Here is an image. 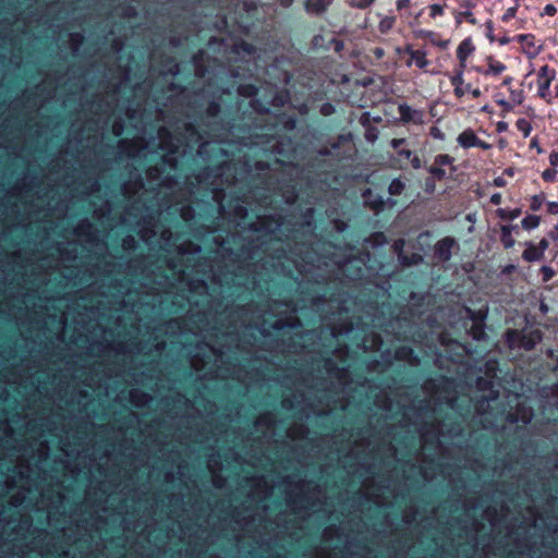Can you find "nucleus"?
Wrapping results in <instances>:
<instances>
[{
    "label": "nucleus",
    "mask_w": 558,
    "mask_h": 558,
    "mask_svg": "<svg viewBox=\"0 0 558 558\" xmlns=\"http://www.w3.org/2000/svg\"><path fill=\"white\" fill-rule=\"evenodd\" d=\"M490 202L495 205H499L500 202H501V195L500 194H494L492 197H490Z\"/></svg>",
    "instance_id": "obj_33"
},
{
    "label": "nucleus",
    "mask_w": 558,
    "mask_h": 558,
    "mask_svg": "<svg viewBox=\"0 0 558 558\" xmlns=\"http://www.w3.org/2000/svg\"><path fill=\"white\" fill-rule=\"evenodd\" d=\"M399 154H400L401 156H404L405 158H410V157H411V155H412V154H411V150H409V149H401V150L399 151Z\"/></svg>",
    "instance_id": "obj_40"
},
{
    "label": "nucleus",
    "mask_w": 558,
    "mask_h": 558,
    "mask_svg": "<svg viewBox=\"0 0 558 558\" xmlns=\"http://www.w3.org/2000/svg\"><path fill=\"white\" fill-rule=\"evenodd\" d=\"M549 161L553 166H558V154L557 153H551L549 155Z\"/></svg>",
    "instance_id": "obj_32"
},
{
    "label": "nucleus",
    "mask_w": 558,
    "mask_h": 558,
    "mask_svg": "<svg viewBox=\"0 0 558 558\" xmlns=\"http://www.w3.org/2000/svg\"><path fill=\"white\" fill-rule=\"evenodd\" d=\"M238 379H239V380L244 381V379H243V378H241V376H240V375H238Z\"/></svg>",
    "instance_id": "obj_61"
},
{
    "label": "nucleus",
    "mask_w": 558,
    "mask_h": 558,
    "mask_svg": "<svg viewBox=\"0 0 558 558\" xmlns=\"http://www.w3.org/2000/svg\"><path fill=\"white\" fill-rule=\"evenodd\" d=\"M510 82H511V78H506V80L504 81V84H505V85H508V84H510Z\"/></svg>",
    "instance_id": "obj_53"
},
{
    "label": "nucleus",
    "mask_w": 558,
    "mask_h": 558,
    "mask_svg": "<svg viewBox=\"0 0 558 558\" xmlns=\"http://www.w3.org/2000/svg\"><path fill=\"white\" fill-rule=\"evenodd\" d=\"M507 340L512 348L532 350L542 340V332L538 329L524 331L509 330L507 332Z\"/></svg>",
    "instance_id": "obj_1"
},
{
    "label": "nucleus",
    "mask_w": 558,
    "mask_h": 558,
    "mask_svg": "<svg viewBox=\"0 0 558 558\" xmlns=\"http://www.w3.org/2000/svg\"><path fill=\"white\" fill-rule=\"evenodd\" d=\"M517 128L523 132L524 136L527 137L532 130L531 124L525 119H520L517 121Z\"/></svg>",
    "instance_id": "obj_19"
},
{
    "label": "nucleus",
    "mask_w": 558,
    "mask_h": 558,
    "mask_svg": "<svg viewBox=\"0 0 558 558\" xmlns=\"http://www.w3.org/2000/svg\"><path fill=\"white\" fill-rule=\"evenodd\" d=\"M413 260L420 262V260H422V256L421 255H413Z\"/></svg>",
    "instance_id": "obj_50"
},
{
    "label": "nucleus",
    "mask_w": 558,
    "mask_h": 558,
    "mask_svg": "<svg viewBox=\"0 0 558 558\" xmlns=\"http://www.w3.org/2000/svg\"><path fill=\"white\" fill-rule=\"evenodd\" d=\"M399 113H400L401 119L405 122H409V121H413L415 123L423 122L422 112L414 110L407 105H401L399 107Z\"/></svg>",
    "instance_id": "obj_5"
},
{
    "label": "nucleus",
    "mask_w": 558,
    "mask_h": 558,
    "mask_svg": "<svg viewBox=\"0 0 558 558\" xmlns=\"http://www.w3.org/2000/svg\"><path fill=\"white\" fill-rule=\"evenodd\" d=\"M498 104L500 106H502L504 108H506L507 110L511 109V106L507 101H505V100H499Z\"/></svg>",
    "instance_id": "obj_43"
},
{
    "label": "nucleus",
    "mask_w": 558,
    "mask_h": 558,
    "mask_svg": "<svg viewBox=\"0 0 558 558\" xmlns=\"http://www.w3.org/2000/svg\"><path fill=\"white\" fill-rule=\"evenodd\" d=\"M472 95H473L474 97H480V96H481V92H480V89H473V90H472Z\"/></svg>",
    "instance_id": "obj_46"
},
{
    "label": "nucleus",
    "mask_w": 558,
    "mask_h": 558,
    "mask_svg": "<svg viewBox=\"0 0 558 558\" xmlns=\"http://www.w3.org/2000/svg\"><path fill=\"white\" fill-rule=\"evenodd\" d=\"M403 143H404V140H403V138H393V140L391 141V146H392L393 148H396V149H397V148H399Z\"/></svg>",
    "instance_id": "obj_29"
},
{
    "label": "nucleus",
    "mask_w": 558,
    "mask_h": 558,
    "mask_svg": "<svg viewBox=\"0 0 558 558\" xmlns=\"http://www.w3.org/2000/svg\"><path fill=\"white\" fill-rule=\"evenodd\" d=\"M355 263H357V260H348L347 264L344 265V272H347L348 268L350 266H353Z\"/></svg>",
    "instance_id": "obj_44"
},
{
    "label": "nucleus",
    "mask_w": 558,
    "mask_h": 558,
    "mask_svg": "<svg viewBox=\"0 0 558 558\" xmlns=\"http://www.w3.org/2000/svg\"><path fill=\"white\" fill-rule=\"evenodd\" d=\"M136 395H137V392H136V391H131V399H133V400H134V399H135V397H136Z\"/></svg>",
    "instance_id": "obj_52"
},
{
    "label": "nucleus",
    "mask_w": 558,
    "mask_h": 558,
    "mask_svg": "<svg viewBox=\"0 0 558 558\" xmlns=\"http://www.w3.org/2000/svg\"><path fill=\"white\" fill-rule=\"evenodd\" d=\"M403 245V241H398L395 243V247L396 250H398L399 247H401Z\"/></svg>",
    "instance_id": "obj_48"
},
{
    "label": "nucleus",
    "mask_w": 558,
    "mask_h": 558,
    "mask_svg": "<svg viewBox=\"0 0 558 558\" xmlns=\"http://www.w3.org/2000/svg\"><path fill=\"white\" fill-rule=\"evenodd\" d=\"M399 258H400V259H402L404 264H407V263H405V260H407V258H405V257H403L402 255H399Z\"/></svg>",
    "instance_id": "obj_58"
},
{
    "label": "nucleus",
    "mask_w": 558,
    "mask_h": 558,
    "mask_svg": "<svg viewBox=\"0 0 558 558\" xmlns=\"http://www.w3.org/2000/svg\"><path fill=\"white\" fill-rule=\"evenodd\" d=\"M538 206H539V205H537V203H534V204L532 205V208H533V209H537V208H538Z\"/></svg>",
    "instance_id": "obj_56"
},
{
    "label": "nucleus",
    "mask_w": 558,
    "mask_h": 558,
    "mask_svg": "<svg viewBox=\"0 0 558 558\" xmlns=\"http://www.w3.org/2000/svg\"><path fill=\"white\" fill-rule=\"evenodd\" d=\"M494 184H495L496 186L501 187V186H505V185H506V181H505L502 178H500V177H499V178H496V179L494 180Z\"/></svg>",
    "instance_id": "obj_35"
},
{
    "label": "nucleus",
    "mask_w": 558,
    "mask_h": 558,
    "mask_svg": "<svg viewBox=\"0 0 558 558\" xmlns=\"http://www.w3.org/2000/svg\"><path fill=\"white\" fill-rule=\"evenodd\" d=\"M506 128H507V125L505 123H502V122L498 123L499 131H504V130H506Z\"/></svg>",
    "instance_id": "obj_47"
},
{
    "label": "nucleus",
    "mask_w": 558,
    "mask_h": 558,
    "mask_svg": "<svg viewBox=\"0 0 558 558\" xmlns=\"http://www.w3.org/2000/svg\"><path fill=\"white\" fill-rule=\"evenodd\" d=\"M374 2V0H365V4H372Z\"/></svg>",
    "instance_id": "obj_55"
},
{
    "label": "nucleus",
    "mask_w": 558,
    "mask_h": 558,
    "mask_svg": "<svg viewBox=\"0 0 558 558\" xmlns=\"http://www.w3.org/2000/svg\"><path fill=\"white\" fill-rule=\"evenodd\" d=\"M557 233H558V226L556 227L555 232L551 233L555 239H557Z\"/></svg>",
    "instance_id": "obj_51"
},
{
    "label": "nucleus",
    "mask_w": 558,
    "mask_h": 558,
    "mask_svg": "<svg viewBox=\"0 0 558 558\" xmlns=\"http://www.w3.org/2000/svg\"><path fill=\"white\" fill-rule=\"evenodd\" d=\"M430 173L437 177L438 179H441L445 175V171L437 167H432Z\"/></svg>",
    "instance_id": "obj_26"
},
{
    "label": "nucleus",
    "mask_w": 558,
    "mask_h": 558,
    "mask_svg": "<svg viewBox=\"0 0 558 558\" xmlns=\"http://www.w3.org/2000/svg\"><path fill=\"white\" fill-rule=\"evenodd\" d=\"M161 147H162V148H167V149H169V150H170V151H172V153H174V151H175V147H174L173 145H168V144H166V143H162V144H161Z\"/></svg>",
    "instance_id": "obj_42"
},
{
    "label": "nucleus",
    "mask_w": 558,
    "mask_h": 558,
    "mask_svg": "<svg viewBox=\"0 0 558 558\" xmlns=\"http://www.w3.org/2000/svg\"><path fill=\"white\" fill-rule=\"evenodd\" d=\"M444 11V8L439 4H433L430 7V16L436 17L438 15H441Z\"/></svg>",
    "instance_id": "obj_21"
},
{
    "label": "nucleus",
    "mask_w": 558,
    "mask_h": 558,
    "mask_svg": "<svg viewBox=\"0 0 558 558\" xmlns=\"http://www.w3.org/2000/svg\"><path fill=\"white\" fill-rule=\"evenodd\" d=\"M330 109H331L330 106H325V107H323L322 111H323L324 114H329L330 113Z\"/></svg>",
    "instance_id": "obj_45"
},
{
    "label": "nucleus",
    "mask_w": 558,
    "mask_h": 558,
    "mask_svg": "<svg viewBox=\"0 0 558 558\" xmlns=\"http://www.w3.org/2000/svg\"><path fill=\"white\" fill-rule=\"evenodd\" d=\"M165 131H160L159 136L162 138Z\"/></svg>",
    "instance_id": "obj_60"
},
{
    "label": "nucleus",
    "mask_w": 558,
    "mask_h": 558,
    "mask_svg": "<svg viewBox=\"0 0 558 558\" xmlns=\"http://www.w3.org/2000/svg\"><path fill=\"white\" fill-rule=\"evenodd\" d=\"M505 70V65L493 58H488V70L484 72V74H494L498 75Z\"/></svg>",
    "instance_id": "obj_12"
},
{
    "label": "nucleus",
    "mask_w": 558,
    "mask_h": 558,
    "mask_svg": "<svg viewBox=\"0 0 558 558\" xmlns=\"http://www.w3.org/2000/svg\"><path fill=\"white\" fill-rule=\"evenodd\" d=\"M557 171L555 169H547L543 172V179L546 181H553L556 177Z\"/></svg>",
    "instance_id": "obj_23"
},
{
    "label": "nucleus",
    "mask_w": 558,
    "mask_h": 558,
    "mask_svg": "<svg viewBox=\"0 0 558 558\" xmlns=\"http://www.w3.org/2000/svg\"><path fill=\"white\" fill-rule=\"evenodd\" d=\"M300 495H305V485L302 484V486L299 487ZM303 497L299 496V494H294V492L289 493V502L292 505L293 508L303 507Z\"/></svg>",
    "instance_id": "obj_11"
},
{
    "label": "nucleus",
    "mask_w": 558,
    "mask_h": 558,
    "mask_svg": "<svg viewBox=\"0 0 558 558\" xmlns=\"http://www.w3.org/2000/svg\"><path fill=\"white\" fill-rule=\"evenodd\" d=\"M542 272H543V276H544V281H548L553 278L554 276V270L548 267V266H544L542 267Z\"/></svg>",
    "instance_id": "obj_22"
},
{
    "label": "nucleus",
    "mask_w": 558,
    "mask_h": 558,
    "mask_svg": "<svg viewBox=\"0 0 558 558\" xmlns=\"http://www.w3.org/2000/svg\"><path fill=\"white\" fill-rule=\"evenodd\" d=\"M539 80V96L544 99L547 98L549 85L555 76L554 73H549V69L547 65L541 68L538 72Z\"/></svg>",
    "instance_id": "obj_3"
},
{
    "label": "nucleus",
    "mask_w": 558,
    "mask_h": 558,
    "mask_svg": "<svg viewBox=\"0 0 558 558\" xmlns=\"http://www.w3.org/2000/svg\"><path fill=\"white\" fill-rule=\"evenodd\" d=\"M143 398H144V401H143V403H147V401H148V398H147V396H145V395H144V396H143Z\"/></svg>",
    "instance_id": "obj_59"
},
{
    "label": "nucleus",
    "mask_w": 558,
    "mask_h": 558,
    "mask_svg": "<svg viewBox=\"0 0 558 558\" xmlns=\"http://www.w3.org/2000/svg\"><path fill=\"white\" fill-rule=\"evenodd\" d=\"M538 206H539V205H537V203H534V204L532 205V208H533V209H537V208H538Z\"/></svg>",
    "instance_id": "obj_57"
},
{
    "label": "nucleus",
    "mask_w": 558,
    "mask_h": 558,
    "mask_svg": "<svg viewBox=\"0 0 558 558\" xmlns=\"http://www.w3.org/2000/svg\"><path fill=\"white\" fill-rule=\"evenodd\" d=\"M451 162V158L448 155H439L436 157V163L442 166Z\"/></svg>",
    "instance_id": "obj_24"
},
{
    "label": "nucleus",
    "mask_w": 558,
    "mask_h": 558,
    "mask_svg": "<svg viewBox=\"0 0 558 558\" xmlns=\"http://www.w3.org/2000/svg\"><path fill=\"white\" fill-rule=\"evenodd\" d=\"M515 226H502L500 241L506 248H510L514 245V239L512 238V231L515 230Z\"/></svg>",
    "instance_id": "obj_9"
},
{
    "label": "nucleus",
    "mask_w": 558,
    "mask_h": 558,
    "mask_svg": "<svg viewBox=\"0 0 558 558\" xmlns=\"http://www.w3.org/2000/svg\"><path fill=\"white\" fill-rule=\"evenodd\" d=\"M539 223V217L537 216H527L522 220V227L526 230L534 229Z\"/></svg>",
    "instance_id": "obj_16"
},
{
    "label": "nucleus",
    "mask_w": 558,
    "mask_h": 558,
    "mask_svg": "<svg viewBox=\"0 0 558 558\" xmlns=\"http://www.w3.org/2000/svg\"><path fill=\"white\" fill-rule=\"evenodd\" d=\"M83 37L80 34H72L70 40L73 45V52L77 51L78 45L82 43Z\"/></svg>",
    "instance_id": "obj_20"
},
{
    "label": "nucleus",
    "mask_w": 558,
    "mask_h": 558,
    "mask_svg": "<svg viewBox=\"0 0 558 558\" xmlns=\"http://www.w3.org/2000/svg\"><path fill=\"white\" fill-rule=\"evenodd\" d=\"M404 190V183L398 179H395L389 185V193L391 195H400Z\"/></svg>",
    "instance_id": "obj_15"
},
{
    "label": "nucleus",
    "mask_w": 558,
    "mask_h": 558,
    "mask_svg": "<svg viewBox=\"0 0 558 558\" xmlns=\"http://www.w3.org/2000/svg\"><path fill=\"white\" fill-rule=\"evenodd\" d=\"M548 211L550 214H558V203H549L548 204Z\"/></svg>",
    "instance_id": "obj_31"
},
{
    "label": "nucleus",
    "mask_w": 558,
    "mask_h": 558,
    "mask_svg": "<svg viewBox=\"0 0 558 558\" xmlns=\"http://www.w3.org/2000/svg\"><path fill=\"white\" fill-rule=\"evenodd\" d=\"M520 209H513V210H506V209H498L497 214L502 219H509L514 220L520 215Z\"/></svg>",
    "instance_id": "obj_18"
},
{
    "label": "nucleus",
    "mask_w": 558,
    "mask_h": 558,
    "mask_svg": "<svg viewBox=\"0 0 558 558\" xmlns=\"http://www.w3.org/2000/svg\"><path fill=\"white\" fill-rule=\"evenodd\" d=\"M409 4H410V0H398V2H397V7L399 10L408 7Z\"/></svg>",
    "instance_id": "obj_34"
},
{
    "label": "nucleus",
    "mask_w": 558,
    "mask_h": 558,
    "mask_svg": "<svg viewBox=\"0 0 558 558\" xmlns=\"http://www.w3.org/2000/svg\"><path fill=\"white\" fill-rule=\"evenodd\" d=\"M478 146H481V147H483V148H488V145L483 144L481 141H480V145H478Z\"/></svg>",
    "instance_id": "obj_54"
},
{
    "label": "nucleus",
    "mask_w": 558,
    "mask_h": 558,
    "mask_svg": "<svg viewBox=\"0 0 558 558\" xmlns=\"http://www.w3.org/2000/svg\"><path fill=\"white\" fill-rule=\"evenodd\" d=\"M411 62L414 63L418 68H424L427 64L425 54L421 51H412L411 52Z\"/></svg>",
    "instance_id": "obj_14"
},
{
    "label": "nucleus",
    "mask_w": 558,
    "mask_h": 558,
    "mask_svg": "<svg viewBox=\"0 0 558 558\" xmlns=\"http://www.w3.org/2000/svg\"><path fill=\"white\" fill-rule=\"evenodd\" d=\"M458 142L463 147H471L480 145V140L472 131H464L458 137Z\"/></svg>",
    "instance_id": "obj_8"
},
{
    "label": "nucleus",
    "mask_w": 558,
    "mask_h": 558,
    "mask_svg": "<svg viewBox=\"0 0 558 558\" xmlns=\"http://www.w3.org/2000/svg\"><path fill=\"white\" fill-rule=\"evenodd\" d=\"M463 80H462V71L458 72L456 76L452 77V84L456 85L454 94L460 98L464 95L465 90L463 88Z\"/></svg>",
    "instance_id": "obj_13"
},
{
    "label": "nucleus",
    "mask_w": 558,
    "mask_h": 558,
    "mask_svg": "<svg viewBox=\"0 0 558 558\" xmlns=\"http://www.w3.org/2000/svg\"><path fill=\"white\" fill-rule=\"evenodd\" d=\"M293 0H279V3L283 8H289L292 4Z\"/></svg>",
    "instance_id": "obj_37"
},
{
    "label": "nucleus",
    "mask_w": 558,
    "mask_h": 558,
    "mask_svg": "<svg viewBox=\"0 0 558 558\" xmlns=\"http://www.w3.org/2000/svg\"><path fill=\"white\" fill-rule=\"evenodd\" d=\"M526 248L522 254V257L526 262H536L543 258L542 250H538L533 243H525Z\"/></svg>",
    "instance_id": "obj_6"
},
{
    "label": "nucleus",
    "mask_w": 558,
    "mask_h": 558,
    "mask_svg": "<svg viewBox=\"0 0 558 558\" xmlns=\"http://www.w3.org/2000/svg\"><path fill=\"white\" fill-rule=\"evenodd\" d=\"M332 44L337 52H341L343 50L344 44L341 40L333 39Z\"/></svg>",
    "instance_id": "obj_27"
},
{
    "label": "nucleus",
    "mask_w": 558,
    "mask_h": 558,
    "mask_svg": "<svg viewBox=\"0 0 558 558\" xmlns=\"http://www.w3.org/2000/svg\"><path fill=\"white\" fill-rule=\"evenodd\" d=\"M411 163H412L413 168H415V169H418L421 167V161H420L418 157H413L411 159Z\"/></svg>",
    "instance_id": "obj_36"
},
{
    "label": "nucleus",
    "mask_w": 558,
    "mask_h": 558,
    "mask_svg": "<svg viewBox=\"0 0 558 558\" xmlns=\"http://www.w3.org/2000/svg\"><path fill=\"white\" fill-rule=\"evenodd\" d=\"M355 7L360 8V9H365L367 8L369 4H365V0L363 1H359V2H354L353 3Z\"/></svg>",
    "instance_id": "obj_39"
},
{
    "label": "nucleus",
    "mask_w": 558,
    "mask_h": 558,
    "mask_svg": "<svg viewBox=\"0 0 558 558\" xmlns=\"http://www.w3.org/2000/svg\"><path fill=\"white\" fill-rule=\"evenodd\" d=\"M508 175H513V169L512 168H508L506 169L505 171Z\"/></svg>",
    "instance_id": "obj_49"
},
{
    "label": "nucleus",
    "mask_w": 558,
    "mask_h": 558,
    "mask_svg": "<svg viewBox=\"0 0 558 558\" xmlns=\"http://www.w3.org/2000/svg\"><path fill=\"white\" fill-rule=\"evenodd\" d=\"M557 96H558V86H557Z\"/></svg>",
    "instance_id": "obj_62"
},
{
    "label": "nucleus",
    "mask_w": 558,
    "mask_h": 558,
    "mask_svg": "<svg viewBox=\"0 0 558 558\" xmlns=\"http://www.w3.org/2000/svg\"><path fill=\"white\" fill-rule=\"evenodd\" d=\"M520 41L523 45V49L526 53L534 56L538 52V47H536L533 43V37L530 35H520L519 36Z\"/></svg>",
    "instance_id": "obj_10"
},
{
    "label": "nucleus",
    "mask_w": 558,
    "mask_h": 558,
    "mask_svg": "<svg viewBox=\"0 0 558 558\" xmlns=\"http://www.w3.org/2000/svg\"><path fill=\"white\" fill-rule=\"evenodd\" d=\"M456 245V241L452 238H445L438 241L435 245V257L439 262H448L451 258V250Z\"/></svg>",
    "instance_id": "obj_2"
},
{
    "label": "nucleus",
    "mask_w": 558,
    "mask_h": 558,
    "mask_svg": "<svg viewBox=\"0 0 558 558\" xmlns=\"http://www.w3.org/2000/svg\"><path fill=\"white\" fill-rule=\"evenodd\" d=\"M435 190V183L432 179H428L426 181V191L429 192V193H433Z\"/></svg>",
    "instance_id": "obj_30"
},
{
    "label": "nucleus",
    "mask_w": 558,
    "mask_h": 558,
    "mask_svg": "<svg viewBox=\"0 0 558 558\" xmlns=\"http://www.w3.org/2000/svg\"><path fill=\"white\" fill-rule=\"evenodd\" d=\"M395 24V17L392 16H385L380 22H379V31L381 33H387L388 31H390L392 28Z\"/></svg>",
    "instance_id": "obj_17"
},
{
    "label": "nucleus",
    "mask_w": 558,
    "mask_h": 558,
    "mask_svg": "<svg viewBox=\"0 0 558 558\" xmlns=\"http://www.w3.org/2000/svg\"><path fill=\"white\" fill-rule=\"evenodd\" d=\"M374 54L376 56L377 59H380L384 56V50L381 48H375Z\"/></svg>",
    "instance_id": "obj_38"
},
{
    "label": "nucleus",
    "mask_w": 558,
    "mask_h": 558,
    "mask_svg": "<svg viewBox=\"0 0 558 558\" xmlns=\"http://www.w3.org/2000/svg\"><path fill=\"white\" fill-rule=\"evenodd\" d=\"M331 2L332 0H306L305 10L307 13L319 15Z\"/></svg>",
    "instance_id": "obj_4"
},
{
    "label": "nucleus",
    "mask_w": 558,
    "mask_h": 558,
    "mask_svg": "<svg viewBox=\"0 0 558 558\" xmlns=\"http://www.w3.org/2000/svg\"><path fill=\"white\" fill-rule=\"evenodd\" d=\"M472 51H473V46L471 45V43L469 40L462 41L460 44V46L458 47L457 54H458V58L461 63V69H463L465 66L466 58L472 53Z\"/></svg>",
    "instance_id": "obj_7"
},
{
    "label": "nucleus",
    "mask_w": 558,
    "mask_h": 558,
    "mask_svg": "<svg viewBox=\"0 0 558 558\" xmlns=\"http://www.w3.org/2000/svg\"><path fill=\"white\" fill-rule=\"evenodd\" d=\"M236 49H238V51L241 49L248 54L253 53V51H254V48L251 45L245 44V43H241L240 45H238Z\"/></svg>",
    "instance_id": "obj_25"
},
{
    "label": "nucleus",
    "mask_w": 558,
    "mask_h": 558,
    "mask_svg": "<svg viewBox=\"0 0 558 558\" xmlns=\"http://www.w3.org/2000/svg\"><path fill=\"white\" fill-rule=\"evenodd\" d=\"M548 247V241L546 239H542L538 244V250H542V254L544 255L545 250Z\"/></svg>",
    "instance_id": "obj_28"
},
{
    "label": "nucleus",
    "mask_w": 558,
    "mask_h": 558,
    "mask_svg": "<svg viewBox=\"0 0 558 558\" xmlns=\"http://www.w3.org/2000/svg\"><path fill=\"white\" fill-rule=\"evenodd\" d=\"M121 130H122V128H121V125H120V124H114V125H113V133H114L116 135H120V134H121Z\"/></svg>",
    "instance_id": "obj_41"
}]
</instances>
